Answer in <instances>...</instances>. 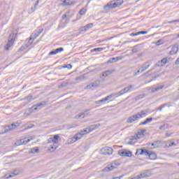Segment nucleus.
<instances>
[{
    "mask_svg": "<svg viewBox=\"0 0 179 179\" xmlns=\"http://www.w3.org/2000/svg\"><path fill=\"white\" fill-rule=\"evenodd\" d=\"M35 138H36L33 136L29 137L28 138L25 137L24 138L19 140L17 143H18V145H27L29 142H31V141H34Z\"/></svg>",
    "mask_w": 179,
    "mask_h": 179,
    "instance_id": "423d86ee",
    "label": "nucleus"
},
{
    "mask_svg": "<svg viewBox=\"0 0 179 179\" xmlns=\"http://www.w3.org/2000/svg\"><path fill=\"white\" fill-rule=\"evenodd\" d=\"M145 132H146L145 129L140 130L134 137L135 139H141V138H143L145 136Z\"/></svg>",
    "mask_w": 179,
    "mask_h": 179,
    "instance_id": "f8f14e48",
    "label": "nucleus"
},
{
    "mask_svg": "<svg viewBox=\"0 0 179 179\" xmlns=\"http://www.w3.org/2000/svg\"><path fill=\"white\" fill-rule=\"evenodd\" d=\"M62 51H64V48H57L55 50L49 52L48 55H56V54H58L59 52H62Z\"/></svg>",
    "mask_w": 179,
    "mask_h": 179,
    "instance_id": "2eb2a0df",
    "label": "nucleus"
},
{
    "mask_svg": "<svg viewBox=\"0 0 179 179\" xmlns=\"http://www.w3.org/2000/svg\"><path fill=\"white\" fill-rule=\"evenodd\" d=\"M80 117H82V118H85V113H81L80 115L77 117V118H80Z\"/></svg>",
    "mask_w": 179,
    "mask_h": 179,
    "instance_id": "4c0bfd02",
    "label": "nucleus"
},
{
    "mask_svg": "<svg viewBox=\"0 0 179 179\" xmlns=\"http://www.w3.org/2000/svg\"><path fill=\"white\" fill-rule=\"evenodd\" d=\"M121 178V176L120 177H116V178H113L112 179H120Z\"/></svg>",
    "mask_w": 179,
    "mask_h": 179,
    "instance_id": "79ce46f5",
    "label": "nucleus"
},
{
    "mask_svg": "<svg viewBox=\"0 0 179 179\" xmlns=\"http://www.w3.org/2000/svg\"><path fill=\"white\" fill-rule=\"evenodd\" d=\"M153 121V118H147L144 122H141L139 125H146V124H149V122H152Z\"/></svg>",
    "mask_w": 179,
    "mask_h": 179,
    "instance_id": "aec40b11",
    "label": "nucleus"
},
{
    "mask_svg": "<svg viewBox=\"0 0 179 179\" xmlns=\"http://www.w3.org/2000/svg\"><path fill=\"white\" fill-rule=\"evenodd\" d=\"M40 106H41V104H38V106H32V108H33V110H37V107H40Z\"/></svg>",
    "mask_w": 179,
    "mask_h": 179,
    "instance_id": "e433bc0d",
    "label": "nucleus"
},
{
    "mask_svg": "<svg viewBox=\"0 0 179 179\" xmlns=\"http://www.w3.org/2000/svg\"><path fill=\"white\" fill-rule=\"evenodd\" d=\"M38 152H40V150L38 149V148H31L30 150V153H32V154L38 153Z\"/></svg>",
    "mask_w": 179,
    "mask_h": 179,
    "instance_id": "b1692460",
    "label": "nucleus"
},
{
    "mask_svg": "<svg viewBox=\"0 0 179 179\" xmlns=\"http://www.w3.org/2000/svg\"><path fill=\"white\" fill-rule=\"evenodd\" d=\"M163 87H164V86L161 85L159 87H152L151 90H152V92H159V90H162V89H163Z\"/></svg>",
    "mask_w": 179,
    "mask_h": 179,
    "instance_id": "5701e85b",
    "label": "nucleus"
},
{
    "mask_svg": "<svg viewBox=\"0 0 179 179\" xmlns=\"http://www.w3.org/2000/svg\"><path fill=\"white\" fill-rule=\"evenodd\" d=\"M144 117H146V112H145V110H142L141 113L129 117L127 119V124H132V122H135V121H138V120L143 118Z\"/></svg>",
    "mask_w": 179,
    "mask_h": 179,
    "instance_id": "f03ea898",
    "label": "nucleus"
},
{
    "mask_svg": "<svg viewBox=\"0 0 179 179\" xmlns=\"http://www.w3.org/2000/svg\"><path fill=\"white\" fill-rule=\"evenodd\" d=\"M136 156H142V155H148V151L145 149L139 148L136 150V152L135 153Z\"/></svg>",
    "mask_w": 179,
    "mask_h": 179,
    "instance_id": "9b49d317",
    "label": "nucleus"
},
{
    "mask_svg": "<svg viewBox=\"0 0 179 179\" xmlns=\"http://www.w3.org/2000/svg\"><path fill=\"white\" fill-rule=\"evenodd\" d=\"M129 89H132V85H130V86L126 87L125 90H127V92H129Z\"/></svg>",
    "mask_w": 179,
    "mask_h": 179,
    "instance_id": "58836bf2",
    "label": "nucleus"
},
{
    "mask_svg": "<svg viewBox=\"0 0 179 179\" xmlns=\"http://www.w3.org/2000/svg\"><path fill=\"white\" fill-rule=\"evenodd\" d=\"M115 169H116V168H115V166L113 165V164L112 163V164L108 165V166H106V167L105 168V170H106V171H111L114 170Z\"/></svg>",
    "mask_w": 179,
    "mask_h": 179,
    "instance_id": "f3484780",
    "label": "nucleus"
},
{
    "mask_svg": "<svg viewBox=\"0 0 179 179\" xmlns=\"http://www.w3.org/2000/svg\"><path fill=\"white\" fill-rule=\"evenodd\" d=\"M113 148H122V145H114Z\"/></svg>",
    "mask_w": 179,
    "mask_h": 179,
    "instance_id": "ea45409f",
    "label": "nucleus"
},
{
    "mask_svg": "<svg viewBox=\"0 0 179 179\" xmlns=\"http://www.w3.org/2000/svg\"><path fill=\"white\" fill-rule=\"evenodd\" d=\"M161 64H163L164 65H166V64H169V59H167V58H163L161 60Z\"/></svg>",
    "mask_w": 179,
    "mask_h": 179,
    "instance_id": "c85d7f7f",
    "label": "nucleus"
},
{
    "mask_svg": "<svg viewBox=\"0 0 179 179\" xmlns=\"http://www.w3.org/2000/svg\"><path fill=\"white\" fill-rule=\"evenodd\" d=\"M86 12H87V10L85 8H82L80 11H79V15H80V16H83V15L86 14Z\"/></svg>",
    "mask_w": 179,
    "mask_h": 179,
    "instance_id": "a878e982",
    "label": "nucleus"
},
{
    "mask_svg": "<svg viewBox=\"0 0 179 179\" xmlns=\"http://www.w3.org/2000/svg\"><path fill=\"white\" fill-rule=\"evenodd\" d=\"M155 44H156L157 45H162V40H159L158 41H157V42L155 43Z\"/></svg>",
    "mask_w": 179,
    "mask_h": 179,
    "instance_id": "c9c22d12",
    "label": "nucleus"
},
{
    "mask_svg": "<svg viewBox=\"0 0 179 179\" xmlns=\"http://www.w3.org/2000/svg\"><path fill=\"white\" fill-rule=\"evenodd\" d=\"M122 3H124V0H113L107 5L104 6L103 8L104 9H107V8L109 9H115V8L121 6Z\"/></svg>",
    "mask_w": 179,
    "mask_h": 179,
    "instance_id": "f257e3e1",
    "label": "nucleus"
},
{
    "mask_svg": "<svg viewBox=\"0 0 179 179\" xmlns=\"http://www.w3.org/2000/svg\"><path fill=\"white\" fill-rule=\"evenodd\" d=\"M12 177H13V176H9L7 178H12Z\"/></svg>",
    "mask_w": 179,
    "mask_h": 179,
    "instance_id": "37998d69",
    "label": "nucleus"
},
{
    "mask_svg": "<svg viewBox=\"0 0 179 179\" xmlns=\"http://www.w3.org/2000/svg\"><path fill=\"white\" fill-rule=\"evenodd\" d=\"M110 73H111V71H105V72H103V73H102V76H103V78H106V76H108V75H110Z\"/></svg>",
    "mask_w": 179,
    "mask_h": 179,
    "instance_id": "c756f323",
    "label": "nucleus"
},
{
    "mask_svg": "<svg viewBox=\"0 0 179 179\" xmlns=\"http://www.w3.org/2000/svg\"><path fill=\"white\" fill-rule=\"evenodd\" d=\"M79 31H87V28L86 25L83 27L81 29H80Z\"/></svg>",
    "mask_w": 179,
    "mask_h": 179,
    "instance_id": "2f4dec72",
    "label": "nucleus"
},
{
    "mask_svg": "<svg viewBox=\"0 0 179 179\" xmlns=\"http://www.w3.org/2000/svg\"><path fill=\"white\" fill-rule=\"evenodd\" d=\"M60 139L61 138H59V135L56 134L53 136V138H50V141L52 143H53L54 145H55L59 142Z\"/></svg>",
    "mask_w": 179,
    "mask_h": 179,
    "instance_id": "4468645a",
    "label": "nucleus"
},
{
    "mask_svg": "<svg viewBox=\"0 0 179 179\" xmlns=\"http://www.w3.org/2000/svg\"><path fill=\"white\" fill-rule=\"evenodd\" d=\"M79 139H82V134H79V133H78L73 137L68 139L67 145H72V143H75V142H78Z\"/></svg>",
    "mask_w": 179,
    "mask_h": 179,
    "instance_id": "39448f33",
    "label": "nucleus"
},
{
    "mask_svg": "<svg viewBox=\"0 0 179 179\" xmlns=\"http://www.w3.org/2000/svg\"><path fill=\"white\" fill-rule=\"evenodd\" d=\"M117 154L121 157H132V152L127 149L119 150Z\"/></svg>",
    "mask_w": 179,
    "mask_h": 179,
    "instance_id": "7ed1b4c3",
    "label": "nucleus"
},
{
    "mask_svg": "<svg viewBox=\"0 0 179 179\" xmlns=\"http://www.w3.org/2000/svg\"><path fill=\"white\" fill-rule=\"evenodd\" d=\"M139 34H148V31H138L135 34H131L130 36L131 37H135L136 36H139Z\"/></svg>",
    "mask_w": 179,
    "mask_h": 179,
    "instance_id": "6ab92c4d",
    "label": "nucleus"
},
{
    "mask_svg": "<svg viewBox=\"0 0 179 179\" xmlns=\"http://www.w3.org/2000/svg\"><path fill=\"white\" fill-rule=\"evenodd\" d=\"M62 68L63 69H65V68H67V69L71 70V69H72V64H67V65H64V66H62Z\"/></svg>",
    "mask_w": 179,
    "mask_h": 179,
    "instance_id": "cd10ccee",
    "label": "nucleus"
},
{
    "mask_svg": "<svg viewBox=\"0 0 179 179\" xmlns=\"http://www.w3.org/2000/svg\"><path fill=\"white\" fill-rule=\"evenodd\" d=\"M93 131H94V129H92V127H87L81 130L78 134L82 135V138H83L84 135H87V134H90V132H93Z\"/></svg>",
    "mask_w": 179,
    "mask_h": 179,
    "instance_id": "1a4fd4ad",
    "label": "nucleus"
},
{
    "mask_svg": "<svg viewBox=\"0 0 179 179\" xmlns=\"http://www.w3.org/2000/svg\"><path fill=\"white\" fill-rule=\"evenodd\" d=\"M43 29H40L39 32H36L32 34L29 38V41H31V43H32L33 41H34V40H36V38H37V37H38V36H40V34L43 33Z\"/></svg>",
    "mask_w": 179,
    "mask_h": 179,
    "instance_id": "6e6552de",
    "label": "nucleus"
},
{
    "mask_svg": "<svg viewBox=\"0 0 179 179\" xmlns=\"http://www.w3.org/2000/svg\"><path fill=\"white\" fill-rule=\"evenodd\" d=\"M13 44H15V38H9L7 44L4 46L6 51H9V48L13 47Z\"/></svg>",
    "mask_w": 179,
    "mask_h": 179,
    "instance_id": "0eeeda50",
    "label": "nucleus"
},
{
    "mask_svg": "<svg viewBox=\"0 0 179 179\" xmlns=\"http://www.w3.org/2000/svg\"><path fill=\"white\" fill-rule=\"evenodd\" d=\"M145 156H148L150 160H156L157 159V155L154 152L148 151V154H145Z\"/></svg>",
    "mask_w": 179,
    "mask_h": 179,
    "instance_id": "ddd939ff",
    "label": "nucleus"
},
{
    "mask_svg": "<svg viewBox=\"0 0 179 179\" xmlns=\"http://www.w3.org/2000/svg\"><path fill=\"white\" fill-rule=\"evenodd\" d=\"M114 97L113 94L108 95L106 96L105 98L101 99L99 101V103H103V101H107L108 100H110V99H113Z\"/></svg>",
    "mask_w": 179,
    "mask_h": 179,
    "instance_id": "dca6fc26",
    "label": "nucleus"
},
{
    "mask_svg": "<svg viewBox=\"0 0 179 179\" xmlns=\"http://www.w3.org/2000/svg\"><path fill=\"white\" fill-rule=\"evenodd\" d=\"M36 6H37V5H38V1H37V2L36 3Z\"/></svg>",
    "mask_w": 179,
    "mask_h": 179,
    "instance_id": "c03bdc74",
    "label": "nucleus"
},
{
    "mask_svg": "<svg viewBox=\"0 0 179 179\" xmlns=\"http://www.w3.org/2000/svg\"><path fill=\"white\" fill-rule=\"evenodd\" d=\"M85 27H87V30H88V29H92V27H93V23L88 24L85 25Z\"/></svg>",
    "mask_w": 179,
    "mask_h": 179,
    "instance_id": "72a5a7b5",
    "label": "nucleus"
},
{
    "mask_svg": "<svg viewBox=\"0 0 179 179\" xmlns=\"http://www.w3.org/2000/svg\"><path fill=\"white\" fill-rule=\"evenodd\" d=\"M103 48H96L92 49L91 50V52H96V51L98 52H100L103 51Z\"/></svg>",
    "mask_w": 179,
    "mask_h": 179,
    "instance_id": "393cba45",
    "label": "nucleus"
},
{
    "mask_svg": "<svg viewBox=\"0 0 179 179\" xmlns=\"http://www.w3.org/2000/svg\"><path fill=\"white\" fill-rule=\"evenodd\" d=\"M116 59H117V61H118V58L113 57L107 62V64H111L113 62V61H115Z\"/></svg>",
    "mask_w": 179,
    "mask_h": 179,
    "instance_id": "7c9ffc66",
    "label": "nucleus"
},
{
    "mask_svg": "<svg viewBox=\"0 0 179 179\" xmlns=\"http://www.w3.org/2000/svg\"><path fill=\"white\" fill-rule=\"evenodd\" d=\"M113 152H114V150L111 147H104L100 150L101 155H103L104 156H110L113 155Z\"/></svg>",
    "mask_w": 179,
    "mask_h": 179,
    "instance_id": "20e7f679",
    "label": "nucleus"
},
{
    "mask_svg": "<svg viewBox=\"0 0 179 179\" xmlns=\"http://www.w3.org/2000/svg\"><path fill=\"white\" fill-rule=\"evenodd\" d=\"M62 3L63 6H73L76 1L75 0H63Z\"/></svg>",
    "mask_w": 179,
    "mask_h": 179,
    "instance_id": "9d476101",
    "label": "nucleus"
},
{
    "mask_svg": "<svg viewBox=\"0 0 179 179\" xmlns=\"http://www.w3.org/2000/svg\"><path fill=\"white\" fill-rule=\"evenodd\" d=\"M149 66H150V65H147L146 66L141 67L138 71V73H141V72H145V71H146V69H148V68H149Z\"/></svg>",
    "mask_w": 179,
    "mask_h": 179,
    "instance_id": "4be33fe9",
    "label": "nucleus"
},
{
    "mask_svg": "<svg viewBox=\"0 0 179 179\" xmlns=\"http://www.w3.org/2000/svg\"><path fill=\"white\" fill-rule=\"evenodd\" d=\"M178 52V45H175L172 47L171 50V54H177Z\"/></svg>",
    "mask_w": 179,
    "mask_h": 179,
    "instance_id": "a211bd4d",
    "label": "nucleus"
},
{
    "mask_svg": "<svg viewBox=\"0 0 179 179\" xmlns=\"http://www.w3.org/2000/svg\"><path fill=\"white\" fill-rule=\"evenodd\" d=\"M17 127V126H16V124H11V127H10L9 129L10 131H12L13 129H16V128Z\"/></svg>",
    "mask_w": 179,
    "mask_h": 179,
    "instance_id": "473e14b6",
    "label": "nucleus"
},
{
    "mask_svg": "<svg viewBox=\"0 0 179 179\" xmlns=\"http://www.w3.org/2000/svg\"><path fill=\"white\" fill-rule=\"evenodd\" d=\"M112 164L114 165L115 168L117 169L118 167V166H120L121 164V162L120 161H115L113 163H112Z\"/></svg>",
    "mask_w": 179,
    "mask_h": 179,
    "instance_id": "bb28decb",
    "label": "nucleus"
},
{
    "mask_svg": "<svg viewBox=\"0 0 179 179\" xmlns=\"http://www.w3.org/2000/svg\"><path fill=\"white\" fill-rule=\"evenodd\" d=\"M176 65L179 64V57L177 59V60L176 61Z\"/></svg>",
    "mask_w": 179,
    "mask_h": 179,
    "instance_id": "a19ab883",
    "label": "nucleus"
},
{
    "mask_svg": "<svg viewBox=\"0 0 179 179\" xmlns=\"http://www.w3.org/2000/svg\"><path fill=\"white\" fill-rule=\"evenodd\" d=\"M178 166H179V164H178Z\"/></svg>",
    "mask_w": 179,
    "mask_h": 179,
    "instance_id": "49530a36",
    "label": "nucleus"
},
{
    "mask_svg": "<svg viewBox=\"0 0 179 179\" xmlns=\"http://www.w3.org/2000/svg\"><path fill=\"white\" fill-rule=\"evenodd\" d=\"M169 146L171 148V146H177V144H176L174 142L169 143Z\"/></svg>",
    "mask_w": 179,
    "mask_h": 179,
    "instance_id": "f704fd0d",
    "label": "nucleus"
},
{
    "mask_svg": "<svg viewBox=\"0 0 179 179\" xmlns=\"http://www.w3.org/2000/svg\"><path fill=\"white\" fill-rule=\"evenodd\" d=\"M57 148H58V146L50 145V147L48 148V152H55V150H57Z\"/></svg>",
    "mask_w": 179,
    "mask_h": 179,
    "instance_id": "412c9836",
    "label": "nucleus"
},
{
    "mask_svg": "<svg viewBox=\"0 0 179 179\" xmlns=\"http://www.w3.org/2000/svg\"><path fill=\"white\" fill-rule=\"evenodd\" d=\"M178 38H179V34H178Z\"/></svg>",
    "mask_w": 179,
    "mask_h": 179,
    "instance_id": "a18cd8bd",
    "label": "nucleus"
}]
</instances>
